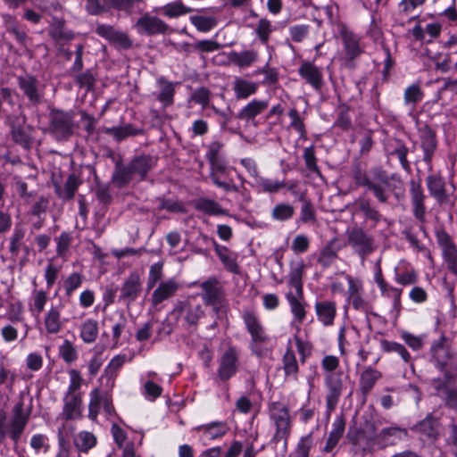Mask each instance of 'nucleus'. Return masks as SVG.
Instances as JSON below:
<instances>
[{
    "label": "nucleus",
    "mask_w": 457,
    "mask_h": 457,
    "mask_svg": "<svg viewBox=\"0 0 457 457\" xmlns=\"http://www.w3.org/2000/svg\"><path fill=\"white\" fill-rule=\"evenodd\" d=\"M352 176L356 185L366 187L380 204H386L389 199V190L394 188L390 181L401 182L398 175H388L379 167L373 168L368 176L359 162L352 166Z\"/></svg>",
    "instance_id": "f257e3e1"
},
{
    "label": "nucleus",
    "mask_w": 457,
    "mask_h": 457,
    "mask_svg": "<svg viewBox=\"0 0 457 457\" xmlns=\"http://www.w3.org/2000/svg\"><path fill=\"white\" fill-rule=\"evenodd\" d=\"M154 166V157L145 154L133 157L127 163L118 160L115 162L111 181L117 188L121 189L132 181H144Z\"/></svg>",
    "instance_id": "f03ea898"
},
{
    "label": "nucleus",
    "mask_w": 457,
    "mask_h": 457,
    "mask_svg": "<svg viewBox=\"0 0 457 457\" xmlns=\"http://www.w3.org/2000/svg\"><path fill=\"white\" fill-rule=\"evenodd\" d=\"M6 420V412L0 410V444H3L6 436H9L16 445L29 420V412H25L23 401H19L13 406L8 423Z\"/></svg>",
    "instance_id": "7ed1b4c3"
},
{
    "label": "nucleus",
    "mask_w": 457,
    "mask_h": 457,
    "mask_svg": "<svg viewBox=\"0 0 457 457\" xmlns=\"http://www.w3.org/2000/svg\"><path fill=\"white\" fill-rule=\"evenodd\" d=\"M242 319L245 328L251 337L250 349L258 357H263L270 337L267 335L259 317L253 310L245 309L242 312Z\"/></svg>",
    "instance_id": "20e7f679"
},
{
    "label": "nucleus",
    "mask_w": 457,
    "mask_h": 457,
    "mask_svg": "<svg viewBox=\"0 0 457 457\" xmlns=\"http://www.w3.org/2000/svg\"><path fill=\"white\" fill-rule=\"evenodd\" d=\"M49 129L58 141L68 140L74 132V116L71 112L52 110L50 112Z\"/></svg>",
    "instance_id": "39448f33"
},
{
    "label": "nucleus",
    "mask_w": 457,
    "mask_h": 457,
    "mask_svg": "<svg viewBox=\"0 0 457 457\" xmlns=\"http://www.w3.org/2000/svg\"><path fill=\"white\" fill-rule=\"evenodd\" d=\"M347 243L362 260L376 249L374 237L361 227L347 231Z\"/></svg>",
    "instance_id": "423d86ee"
},
{
    "label": "nucleus",
    "mask_w": 457,
    "mask_h": 457,
    "mask_svg": "<svg viewBox=\"0 0 457 457\" xmlns=\"http://www.w3.org/2000/svg\"><path fill=\"white\" fill-rule=\"evenodd\" d=\"M19 89L28 99L30 106L41 104L45 97V86L33 75L25 74L17 78Z\"/></svg>",
    "instance_id": "0eeeda50"
},
{
    "label": "nucleus",
    "mask_w": 457,
    "mask_h": 457,
    "mask_svg": "<svg viewBox=\"0 0 457 457\" xmlns=\"http://www.w3.org/2000/svg\"><path fill=\"white\" fill-rule=\"evenodd\" d=\"M270 417L276 425L273 441L276 443L286 439L290 432V418L288 408L279 402H273L269 406Z\"/></svg>",
    "instance_id": "6e6552de"
},
{
    "label": "nucleus",
    "mask_w": 457,
    "mask_h": 457,
    "mask_svg": "<svg viewBox=\"0 0 457 457\" xmlns=\"http://www.w3.org/2000/svg\"><path fill=\"white\" fill-rule=\"evenodd\" d=\"M438 245L442 249V255L449 271L457 276V246L451 236L444 229L436 231Z\"/></svg>",
    "instance_id": "1a4fd4ad"
},
{
    "label": "nucleus",
    "mask_w": 457,
    "mask_h": 457,
    "mask_svg": "<svg viewBox=\"0 0 457 457\" xmlns=\"http://www.w3.org/2000/svg\"><path fill=\"white\" fill-rule=\"evenodd\" d=\"M10 134L12 141L23 147L30 149L33 145L34 137L32 136L33 129L26 124V118L18 116L10 117Z\"/></svg>",
    "instance_id": "9d476101"
},
{
    "label": "nucleus",
    "mask_w": 457,
    "mask_h": 457,
    "mask_svg": "<svg viewBox=\"0 0 457 457\" xmlns=\"http://www.w3.org/2000/svg\"><path fill=\"white\" fill-rule=\"evenodd\" d=\"M118 289L120 292L118 302L129 307L138 298L143 290L139 274L131 272Z\"/></svg>",
    "instance_id": "9b49d317"
},
{
    "label": "nucleus",
    "mask_w": 457,
    "mask_h": 457,
    "mask_svg": "<svg viewBox=\"0 0 457 457\" xmlns=\"http://www.w3.org/2000/svg\"><path fill=\"white\" fill-rule=\"evenodd\" d=\"M203 315L204 311L201 305L193 306L187 302H179L170 313V318L176 321L183 317L186 326L195 328Z\"/></svg>",
    "instance_id": "f8f14e48"
},
{
    "label": "nucleus",
    "mask_w": 457,
    "mask_h": 457,
    "mask_svg": "<svg viewBox=\"0 0 457 457\" xmlns=\"http://www.w3.org/2000/svg\"><path fill=\"white\" fill-rule=\"evenodd\" d=\"M420 147L423 151V161L428 165V171H432V159L437 147L436 131L428 125H424L419 130Z\"/></svg>",
    "instance_id": "ddd939ff"
},
{
    "label": "nucleus",
    "mask_w": 457,
    "mask_h": 457,
    "mask_svg": "<svg viewBox=\"0 0 457 457\" xmlns=\"http://www.w3.org/2000/svg\"><path fill=\"white\" fill-rule=\"evenodd\" d=\"M325 385L328 389L326 396L327 410H335L343 391L342 373H328L325 377Z\"/></svg>",
    "instance_id": "4468645a"
},
{
    "label": "nucleus",
    "mask_w": 457,
    "mask_h": 457,
    "mask_svg": "<svg viewBox=\"0 0 457 457\" xmlns=\"http://www.w3.org/2000/svg\"><path fill=\"white\" fill-rule=\"evenodd\" d=\"M96 33L121 49L132 47V40L129 36L124 32L116 30L112 25L98 24L96 28Z\"/></svg>",
    "instance_id": "2eb2a0df"
},
{
    "label": "nucleus",
    "mask_w": 457,
    "mask_h": 457,
    "mask_svg": "<svg viewBox=\"0 0 457 457\" xmlns=\"http://www.w3.org/2000/svg\"><path fill=\"white\" fill-rule=\"evenodd\" d=\"M136 27L139 33L147 36L165 34L170 30L169 25L163 21L148 13H145L137 20Z\"/></svg>",
    "instance_id": "dca6fc26"
},
{
    "label": "nucleus",
    "mask_w": 457,
    "mask_h": 457,
    "mask_svg": "<svg viewBox=\"0 0 457 457\" xmlns=\"http://www.w3.org/2000/svg\"><path fill=\"white\" fill-rule=\"evenodd\" d=\"M238 369V353L235 347H229L221 355L218 369L219 378L226 381L232 378Z\"/></svg>",
    "instance_id": "f3484780"
},
{
    "label": "nucleus",
    "mask_w": 457,
    "mask_h": 457,
    "mask_svg": "<svg viewBox=\"0 0 457 457\" xmlns=\"http://www.w3.org/2000/svg\"><path fill=\"white\" fill-rule=\"evenodd\" d=\"M410 195L414 217L420 221H424L426 214V195L420 181L413 179L410 181Z\"/></svg>",
    "instance_id": "a211bd4d"
},
{
    "label": "nucleus",
    "mask_w": 457,
    "mask_h": 457,
    "mask_svg": "<svg viewBox=\"0 0 457 457\" xmlns=\"http://www.w3.org/2000/svg\"><path fill=\"white\" fill-rule=\"evenodd\" d=\"M385 149L388 156H394L399 160L402 168L406 172H411V163L407 159L409 149L403 140L396 137H389L386 143Z\"/></svg>",
    "instance_id": "6ab92c4d"
},
{
    "label": "nucleus",
    "mask_w": 457,
    "mask_h": 457,
    "mask_svg": "<svg viewBox=\"0 0 457 457\" xmlns=\"http://www.w3.org/2000/svg\"><path fill=\"white\" fill-rule=\"evenodd\" d=\"M298 73L306 83L310 84L315 90L320 91L323 85V73L320 68L311 62H303L298 69Z\"/></svg>",
    "instance_id": "aec40b11"
},
{
    "label": "nucleus",
    "mask_w": 457,
    "mask_h": 457,
    "mask_svg": "<svg viewBox=\"0 0 457 457\" xmlns=\"http://www.w3.org/2000/svg\"><path fill=\"white\" fill-rule=\"evenodd\" d=\"M339 32L348 60L352 61L358 57L362 53L360 46L361 37L345 26H342Z\"/></svg>",
    "instance_id": "412c9836"
},
{
    "label": "nucleus",
    "mask_w": 457,
    "mask_h": 457,
    "mask_svg": "<svg viewBox=\"0 0 457 457\" xmlns=\"http://www.w3.org/2000/svg\"><path fill=\"white\" fill-rule=\"evenodd\" d=\"M431 351L438 369L442 366H445L446 362L453 360V358L457 355L450 347L448 339L445 336H441L437 341L434 342Z\"/></svg>",
    "instance_id": "4be33fe9"
},
{
    "label": "nucleus",
    "mask_w": 457,
    "mask_h": 457,
    "mask_svg": "<svg viewBox=\"0 0 457 457\" xmlns=\"http://www.w3.org/2000/svg\"><path fill=\"white\" fill-rule=\"evenodd\" d=\"M204 291L203 299L206 304L214 306V310L218 312L217 305L220 304L223 297V291L218 286V280L215 278H210L208 280L201 284Z\"/></svg>",
    "instance_id": "5701e85b"
},
{
    "label": "nucleus",
    "mask_w": 457,
    "mask_h": 457,
    "mask_svg": "<svg viewBox=\"0 0 457 457\" xmlns=\"http://www.w3.org/2000/svg\"><path fill=\"white\" fill-rule=\"evenodd\" d=\"M427 187L429 195L436 199L439 204H448L449 195L446 193L445 182L440 175H429L426 179Z\"/></svg>",
    "instance_id": "b1692460"
},
{
    "label": "nucleus",
    "mask_w": 457,
    "mask_h": 457,
    "mask_svg": "<svg viewBox=\"0 0 457 457\" xmlns=\"http://www.w3.org/2000/svg\"><path fill=\"white\" fill-rule=\"evenodd\" d=\"M305 263L303 259H299L290 263V270L288 274V283L295 289L300 298H303V277L304 274Z\"/></svg>",
    "instance_id": "393cba45"
},
{
    "label": "nucleus",
    "mask_w": 457,
    "mask_h": 457,
    "mask_svg": "<svg viewBox=\"0 0 457 457\" xmlns=\"http://www.w3.org/2000/svg\"><path fill=\"white\" fill-rule=\"evenodd\" d=\"M354 204L357 209L362 213L366 220L372 222L371 227H375L378 223L384 220L380 212L372 204L370 199L359 197L355 200Z\"/></svg>",
    "instance_id": "a878e982"
},
{
    "label": "nucleus",
    "mask_w": 457,
    "mask_h": 457,
    "mask_svg": "<svg viewBox=\"0 0 457 457\" xmlns=\"http://www.w3.org/2000/svg\"><path fill=\"white\" fill-rule=\"evenodd\" d=\"M101 130L103 133L112 137L118 142L122 141L129 137L141 135L144 132L143 129L137 128L131 123L112 128L104 127L102 128Z\"/></svg>",
    "instance_id": "bb28decb"
},
{
    "label": "nucleus",
    "mask_w": 457,
    "mask_h": 457,
    "mask_svg": "<svg viewBox=\"0 0 457 457\" xmlns=\"http://www.w3.org/2000/svg\"><path fill=\"white\" fill-rule=\"evenodd\" d=\"M215 253L220 258V262L229 272L234 274L239 273V266L237 262V254L229 251V249L224 245H220L215 240H212Z\"/></svg>",
    "instance_id": "cd10ccee"
},
{
    "label": "nucleus",
    "mask_w": 457,
    "mask_h": 457,
    "mask_svg": "<svg viewBox=\"0 0 457 457\" xmlns=\"http://www.w3.org/2000/svg\"><path fill=\"white\" fill-rule=\"evenodd\" d=\"M340 248L337 246V239L329 240L324 247L321 248L317 262L322 269L329 268L338 258V252Z\"/></svg>",
    "instance_id": "c85d7f7f"
},
{
    "label": "nucleus",
    "mask_w": 457,
    "mask_h": 457,
    "mask_svg": "<svg viewBox=\"0 0 457 457\" xmlns=\"http://www.w3.org/2000/svg\"><path fill=\"white\" fill-rule=\"evenodd\" d=\"M62 415L67 420L81 417L82 395H64Z\"/></svg>",
    "instance_id": "c756f323"
},
{
    "label": "nucleus",
    "mask_w": 457,
    "mask_h": 457,
    "mask_svg": "<svg viewBox=\"0 0 457 457\" xmlns=\"http://www.w3.org/2000/svg\"><path fill=\"white\" fill-rule=\"evenodd\" d=\"M440 422L438 419L432 415H428L423 420L419 422L413 429L428 439L436 440L439 436Z\"/></svg>",
    "instance_id": "7c9ffc66"
},
{
    "label": "nucleus",
    "mask_w": 457,
    "mask_h": 457,
    "mask_svg": "<svg viewBox=\"0 0 457 457\" xmlns=\"http://www.w3.org/2000/svg\"><path fill=\"white\" fill-rule=\"evenodd\" d=\"M80 184L81 180L74 173H71L67 178L63 187L58 183H54V192L62 200H71Z\"/></svg>",
    "instance_id": "2f4dec72"
},
{
    "label": "nucleus",
    "mask_w": 457,
    "mask_h": 457,
    "mask_svg": "<svg viewBox=\"0 0 457 457\" xmlns=\"http://www.w3.org/2000/svg\"><path fill=\"white\" fill-rule=\"evenodd\" d=\"M315 311L318 319L324 326H331L337 313L336 303L331 301L317 302Z\"/></svg>",
    "instance_id": "473e14b6"
},
{
    "label": "nucleus",
    "mask_w": 457,
    "mask_h": 457,
    "mask_svg": "<svg viewBox=\"0 0 457 457\" xmlns=\"http://www.w3.org/2000/svg\"><path fill=\"white\" fill-rule=\"evenodd\" d=\"M269 106L267 100H253L249 102L244 108L237 113V118L242 120H253L257 115L261 114Z\"/></svg>",
    "instance_id": "72a5a7b5"
},
{
    "label": "nucleus",
    "mask_w": 457,
    "mask_h": 457,
    "mask_svg": "<svg viewBox=\"0 0 457 457\" xmlns=\"http://www.w3.org/2000/svg\"><path fill=\"white\" fill-rule=\"evenodd\" d=\"M258 87V83L239 77L235 78L232 83V88L237 99H246L250 96L254 95Z\"/></svg>",
    "instance_id": "f704fd0d"
},
{
    "label": "nucleus",
    "mask_w": 457,
    "mask_h": 457,
    "mask_svg": "<svg viewBox=\"0 0 457 457\" xmlns=\"http://www.w3.org/2000/svg\"><path fill=\"white\" fill-rule=\"evenodd\" d=\"M178 288L179 285L173 278L162 282L152 295L153 303L157 305L164 300L170 298L175 294Z\"/></svg>",
    "instance_id": "c9c22d12"
},
{
    "label": "nucleus",
    "mask_w": 457,
    "mask_h": 457,
    "mask_svg": "<svg viewBox=\"0 0 457 457\" xmlns=\"http://www.w3.org/2000/svg\"><path fill=\"white\" fill-rule=\"evenodd\" d=\"M381 377L382 374L378 370L371 367L365 369L361 374L359 382L361 394L364 396L368 395Z\"/></svg>",
    "instance_id": "e433bc0d"
},
{
    "label": "nucleus",
    "mask_w": 457,
    "mask_h": 457,
    "mask_svg": "<svg viewBox=\"0 0 457 457\" xmlns=\"http://www.w3.org/2000/svg\"><path fill=\"white\" fill-rule=\"evenodd\" d=\"M61 305L51 306L46 312L44 319V325L46 330L49 334H57L62 328V321L61 320Z\"/></svg>",
    "instance_id": "4c0bfd02"
},
{
    "label": "nucleus",
    "mask_w": 457,
    "mask_h": 457,
    "mask_svg": "<svg viewBox=\"0 0 457 457\" xmlns=\"http://www.w3.org/2000/svg\"><path fill=\"white\" fill-rule=\"evenodd\" d=\"M228 60L239 68L249 67L258 60V53L255 50H245L243 52H231Z\"/></svg>",
    "instance_id": "58836bf2"
},
{
    "label": "nucleus",
    "mask_w": 457,
    "mask_h": 457,
    "mask_svg": "<svg viewBox=\"0 0 457 457\" xmlns=\"http://www.w3.org/2000/svg\"><path fill=\"white\" fill-rule=\"evenodd\" d=\"M157 84L160 87V92L154 94L156 100L161 102L164 107L172 104L175 93L173 83L161 77L158 79Z\"/></svg>",
    "instance_id": "ea45409f"
},
{
    "label": "nucleus",
    "mask_w": 457,
    "mask_h": 457,
    "mask_svg": "<svg viewBox=\"0 0 457 457\" xmlns=\"http://www.w3.org/2000/svg\"><path fill=\"white\" fill-rule=\"evenodd\" d=\"M193 205L195 210L208 215H220L226 213V211L222 209L219 203L209 198H199L194 201Z\"/></svg>",
    "instance_id": "a19ab883"
},
{
    "label": "nucleus",
    "mask_w": 457,
    "mask_h": 457,
    "mask_svg": "<svg viewBox=\"0 0 457 457\" xmlns=\"http://www.w3.org/2000/svg\"><path fill=\"white\" fill-rule=\"evenodd\" d=\"M106 395L108 393H102L97 387L90 392V402L88 404V417L90 420H96L100 411V406L103 405Z\"/></svg>",
    "instance_id": "79ce46f5"
},
{
    "label": "nucleus",
    "mask_w": 457,
    "mask_h": 457,
    "mask_svg": "<svg viewBox=\"0 0 457 457\" xmlns=\"http://www.w3.org/2000/svg\"><path fill=\"white\" fill-rule=\"evenodd\" d=\"M126 361L124 354L114 356L104 370V377L107 378L108 386L112 388L114 386L117 371L122 367Z\"/></svg>",
    "instance_id": "37998d69"
},
{
    "label": "nucleus",
    "mask_w": 457,
    "mask_h": 457,
    "mask_svg": "<svg viewBox=\"0 0 457 457\" xmlns=\"http://www.w3.org/2000/svg\"><path fill=\"white\" fill-rule=\"evenodd\" d=\"M286 297L289 303L291 312L295 319L298 323L302 324L306 316V311L303 303H302L303 298H300L297 294L293 295L292 292H288Z\"/></svg>",
    "instance_id": "c03bdc74"
},
{
    "label": "nucleus",
    "mask_w": 457,
    "mask_h": 457,
    "mask_svg": "<svg viewBox=\"0 0 457 457\" xmlns=\"http://www.w3.org/2000/svg\"><path fill=\"white\" fill-rule=\"evenodd\" d=\"M282 362L286 377H291L294 379H296L299 366L296 361L295 354L291 348L288 347L287 349L286 353L283 355Z\"/></svg>",
    "instance_id": "a18cd8bd"
},
{
    "label": "nucleus",
    "mask_w": 457,
    "mask_h": 457,
    "mask_svg": "<svg viewBox=\"0 0 457 457\" xmlns=\"http://www.w3.org/2000/svg\"><path fill=\"white\" fill-rule=\"evenodd\" d=\"M98 330V322L96 320H86L80 326V337L87 344L93 343L97 338Z\"/></svg>",
    "instance_id": "49530a36"
},
{
    "label": "nucleus",
    "mask_w": 457,
    "mask_h": 457,
    "mask_svg": "<svg viewBox=\"0 0 457 457\" xmlns=\"http://www.w3.org/2000/svg\"><path fill=\"white\" fill-rule=\"evenodd\" d=\"M196 430L203 431L207 436L215 439L224 436L228 431L225 422L215 421L196 428Z\"/></svg>",
    "instance_id": "de8ad7c7"
},
{
    "label": "nucleus",
    "mask_w": 457,
    "mask_h": 457,
    "mask_svg": "<svg viewBox=\"0 0 457 457\" xmlns=\"http://www.w3.org/2000/svg\"><path fill=\"white\" fill-rule=\"evenodd\" d=\"M299 201L302 203L300 220L303 223H314L316 214L312 203L306 198L305 193L299 194Z\"/></svg>",
    "instance_id": "09e8293b"
},
{
    "label": "nucleus",
    "mask_w": 457,
    "mask_h": 457,
    "mask_svg": "<svg viewBox=\"0 0 457 457\" xmlns=\"http://www.w3.org/2000/svg\"><path fill=\"white\" fill-rule=\"evenodd\" d=\"M74 79L76 85L79 88L85 89L87 92L92 90L95 87L96 78L91 70H87L84 72H77L71 75Z\"/></svg>",
    "instance_id": "8fccbe9b"
},
{
    "label": "nucleus",
    "mask_w": 457,
    "mask_h": 457,
    "mask_svg": "<svg viewBox=\"0 0 457 457\" xmlns=\"http://www.w3.org/2000/svg\"><path fill=\"white\" fill-rule=\"evenodd\" d=\"M96 444V437L90 432H80L74 438V445L79 452L87 453L92 449Z\"/></svg>",
    "instance_id": "3c124183"
},
{
    "label": "nucleus",
    "mask_w": 457,
    "mask_h": 457,
    "mask_svg": "<svg viewBox=\"0 0 457 457\" xmlns=\"http://www.w3.org/2000/svg\"><path fill=\"white\" fill-rule=\"evenodd\" d=\"M274 28L271 21L262 18L261 19L254 29L255 34L262 45H268L271 33Z\"/></svg>",
    "instance_id": "603ef678"
},
{
    "label": "nucleus",
    "mask_w": 457,
    "mask_h": 457,
    "mask_svg": "<svg viewBox=\"0 0 457 457\" xmlns=\"http://www.w3.org/2000/svg\"><path fill=\"white\" fill-rule=\"evenodd\" d=\"M106 7V12L110 10L124 11L130 12L131 9L137 4L143 3V0H103Z\"/></svg>",
    "instance_id": "864d4df0"
},
{
    "label": "nucleus",
    "mask_w": 457,
    "mask_h": 457,
    "mask_svg": "<svg viewBox=\"0 0 457 457\" xmlns=\"http://www.w3.org/2000/svg\"><path fill=\"white\" fill-rule=\"evenodd\" d=\"M25 237V230L21 226H15L13 233L10 238V246L9 252L13 257H16L22 245H23V238Z\"/></svg>",
    "instance_id": "5fc2aeb1"
},
{
    "label": "nucleus",
    "mask_w": 457,
    "mask_h": 457,
    "mask_svg": "<svg viewBox=\"0 0 457 457\" xmlns=\"http://www.w3.org/2000/svg\"><path fill=\"white\" fill-rule=\"evenodd\" d=\"M380 345L384 352L395 353L399 354L405 362H409L411 361V355L403 345L386 339L381 340Z\"/></svg>",
    "instance_id": "6e6d98bb"
},
{
    "label": "nucleus",
    "mask_w": 457,
    "mask_h": 457,
    "mask_svg": "<svg viewBox=\"0 0 457 457\" xmlns=\"http://www.w3.org/2000/svg\"><path fill=\"white\" fill-rule=\"evenodd\" d=\"M192 24L202 32H207L212 29L216 25V20L213 17H205L194 15L190 17Z\"/></svg>",
    "instance_id": "4d7b16f0"
},
{
    "label": "nucleus",
    "mask_w": 457,
    "mask_h": 457,
    "mask_svg": "<svg viewBox=\"0 0 457 457\" xmlns=\"http://www.w3.org/2000/svg\"><path fill=\"white\" fill-rule=\"evenodd\" d=\"M70 384L65 395H81L79 392L80 386L83 382V378L80 376L79 371L72 369L69 371Z\"/></svg>",
    "instance_id": "13d9d810"
},
{
    "label": "nucleus",
    "mask_w": 457,
    "mask_h": 457,
    "mask_svg": "<svg viewBox=\"0 0 457 457\" xmlns=\"http://www.w3.org/2000/svg\"><path fill=\"white\" fill-rule=\"evenodd\" d=\"M423 91L419 84L409 86L404 91V102L406 104L415 105L423 98Z\"/></svg>",
    "instance_id": "bf43d9fd"
},
{
    "label": "nucleus",
    "mask_w": 457,
    "mask_h": 457,
    "mask_svg": "<svg viewBox=\"0 0 457 457\" xmlns=\"http://www.w3.org/2000/svg\"><path fill=\"white\" fill-rule=\"evenodd\" d=\"M191 12V8L186 7L180 2L170 3L162 7V13L170 18L178 17L181 14L188 13Z\"/></svg>",
    "instance_id": "052dcab7"
},
{
    "label": "nucleus",
    "mask_w": 457,
    "mask_h": 457,
    "mask_svg": "<svg viewBox=\"0 0 457 457\" xmlns=\"http://www.w3.org/2000/svg\"><path fill=\"white\" fill-rule=\"evenodd\" d=\"M295 209L288 204H278L272 210V217L277 220H287L293 217Z\"/></svg>",
    "instance_id": "680f3d73"
},
{
    "label": "nucleus",
    "mask_w": 457,
    "mask_h": 457,
    "mask_svg": "<svg viewBox=\"0 0 457 457\" xmlns=\"http://www.w3.org/2000/svg\"><path fill=\"white\" fill-rule=\"evenodd\" d=\"M303 157L304 159L307 170L310 172L317 174L318 176H321L320 170L317 164V158L315 156L314 147H306L303 151Z\"/></svg>",
    "instance_id": "e2e57ef3"
},
{
    "label": "nucleus",
    "mask_w": 457,
    "mask_h": 457,
    "mask_svg": "<svg viewBox=\"0 0 457 457\" xmlns=\"http://www.w3.org/2000/svg\"><path fill=\"white\" fill-rule=\"evenodd\" d=\"M6 29H7V32L12 34L15 37L17 42L21 46H24V47L27 46V42L29 39V37L27 34L25 27H23L16 22H12L7 26Z\"/></svg>",
    "instance_id": "0e129e2a"
},
{
    "label": "nucleus",
    "mask_w": 457,
    "mask_h": 457,
    "mask_svg": "<svg viewBox=\"0 0 457 457\" xmlns=\"http://www.w3.org/2000/svg\"><path fill=\"white\" fill-rule=\"evenodd\" d=\"M59 355L66 363H71L78 358L76 348L69 340H65L59 347Z\"/></svg>",
    "instance_id": "69168bd1"
},
{
    "label": "nucleus",
    "mask_w": 457,
    "mask_h": 457,
    "mask_svg": "<svg viewBox=\"0 0 457 457\" xmlns=\"http://www.w3.org/2000/svg\"><path fill=\"white\" fill-rule=\"evenodd\" d=\"M444 86L437 92V100H443L449 95L452 98L457 96V79H442Z\"/></svg>",
    "instance_id": "338daca9"
},
{
    "label": "nucleus",
    "mask_w": 457,
    "mask_h": 457,
    "mask_svg": "<svg viewBox=\"0 0 457 457\" xmlns=\"http://www.w3.org/2000/svg\"><path fill=\"white\" fill-rule=\"evenodd\" d=\"M447 445L451 447V452L457 457V422L452 420L448 425V437L446 439Z\"/></svg>",
    "instance_id": "774afa93"
}]
</instances>
